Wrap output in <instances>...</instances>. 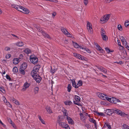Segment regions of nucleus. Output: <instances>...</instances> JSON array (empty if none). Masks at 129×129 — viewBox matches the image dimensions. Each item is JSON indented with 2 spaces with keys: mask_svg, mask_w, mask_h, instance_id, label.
I'll use <instances>...</instances> for the list:
<instances>
[{
  "mask_svg": "<svg viewBox=\"0 0 129 129\" xmlns=\"http://www.w3.org/2000/svg\"><path fill=\"white\" fill-rule=\"evenodd\" d=\"M31 75L37 82L38 83L40 82L42 78L41 77L39 76L38 74L32 75Z\"/></svg>",
  "mask_w": 129,
  "mask_h": 129,
  "instance_id": "7ed1b4c3",
  "label": "nucleus"
},
{
  "mask_svg": "<svg viewBox=\"0 0 129 129\" xmlns=\"http://www.w3.org/2000/svg\"><path fill=\"white\" fill-rule=\"evenodd\" d=\"M30 83H28L27 82H25L23 84V87L21 89V91H24L26 90L30 86Z\"/></svg>",
  "mask_w": 129,
  "mask_h": 129,
  "instance_id": "39448f33",
  "label": "nucleus"
},
{
  "mask_svg": "<svg viewBox=\"0 0 129 129\" xmlns=\"http://www.w3.org/2000/svg\"><path fill=\"white\" fill-rule=\"evenodd\" d=\"M72 86L75 88H78V86H77V84L75 81H72Z\"/></svg>",
  "mask_w": 129,
  "mask_h": 129,
  "instance_id": "cd10ccee",
  "label": "nucleus"
},
{
  "mask_svg": "<svg viewBox=\"0 0 129 129\" xmlns=\"http://www.w3.org/2000/svg\"><path fill=\"white\" fill-rule=\"evenodd\" d=\"M19 59L18 58H15L13 59V62L14 64H17L19 61Z\"/></svg>",
  "mask_w": 129,
  "mask_h": 129,
  "instance_id": "b1692460",
  "label": "nucleus"
},
{
  "mask_svg": "<svg viewBox=\"0 0 129 129\" xmlns=\"http://www.w3.org/2000/svg\"><path fill=\"white\" fill-rule=\"evenodd\" d=\"M44 35L47 38L50 39V37L47 34L45 33L44 34Z\"/></svg>",
  "mask_w": 129,
  "mask_h": 129,
  "instance_id": "603ef678",
  "label": "nucleus"
},
{
  "mask_svg": "<svg viewBox=\"0 0 129 129\" xmlns=\"http://www.w3.org/2000/svg\"><path fill=\"white\" fill-rule=\"evenodd\" d=\"M81 49L83 51H85L89 53H91V52L90 50L88 48L84 47H81Z\"/></svg>",
  "mask_w": 129,
  "mask_h": 129,
  "instance_id": "f3484780",
  "label": "nucleus"
},
{
  "mask_svg": "<svg viewBox=\"0 0 129 129\" xmlns=\"http://www.w3.org/2000/svg\"><path fill=\"white\" fill-rule=\"evenodd\" d=\"M105 124L107 126V127L109 129L111 128V126L110 125L108 124V123H105Z\"/></svg>",
  "mask_w": 129,
  "mask_h": 129,
  "instance_id": "bf43d9fd",
  "label": "nucleus"
},
{
  "mask_svg": "<svg viewBox=\"0 0 129 129\" xmlns=\"http://www.w3.org/2000/svg\"><path fill=\"white\" fill-rule=\"evenodd\" d=\"M11 125L15 129H16V125L14 123L11 124Z\"/></svg>",
  "mask_w": 129,
  "mask_h": 129,
  "instance_id": "680f3d73",
  "label": "nucleus"
},
{
  "mask_svg": "<svg viewBox=\"0 0 129 129\" xmlns=\"http://www.w3.org/2000/svg\"><path fill=\"white\" fill-rule=\"evenodd\" d=\"M121 51H122V54L121 53V55H122V57L121 58L125 59H126V56H127V53L126 50L124 47L121 46Z\"/></svg>",
  "mask_w": 129,
  "mask_h": 129,
  "instance_id": "423d86ee",
  "label": "nucleus"
},
{
  "mask_svg": "<svg viewBox=\"0 0 129 129\" xmlns=\"http://www.w3.org/2000/svg\"><path fill=\"white\" fill-rule=\"evenodd\" d=\"M87 29L89 32L90 33L92 32L93 31V29H92V25L89 22H87Z\"/></svg>",
  "mask_w": 129,
  "mask_h": 129,
  "instance_id": "1a4fd4ad",
  "label": "nucleus"
},
{
  "mask_svg": "<svg viewBox=\"0 0 129 129\" xmlns=\"http://www.w3.org/2000/svg\"><path fill=\"white\" fill-rule=\"evenodd\" d=\"M74 56L76 58H77L81 60H84V57L76 53H73Z\"/></svg>",
  "mask_w": 129,
  "mask_h": 129,
  "instance_id": "f8f14e48",
  "label": "nucleus"
},
{
  "mask_svg": "<svg viewBox=\"0 0 129 129\" xmlns=\"http://www.w3.org/2000/svg\"><path fill=\"white\" fill-rule=\"evenodd\" d=\"M118 28L120 30H121V25L119 24L118 26Z\"/></svg>",
  "mask_w": 129,
  "mask_h": 129,
  "instance_id": "0e129e2a",
  "label": "nucleus"
},
{
  "mask_svg": "<svg viewBox=\"0 0 129 129\" xmlns=\"http://www.w3.org/2000/svg\"><path fill=\"white\" fill-rule=\"evenodd\" d=\"M11 55L10 54H7L6 56V58L7 59H9L11 57Z\"/></svg>",
  "mask_w": 129,
  "mask_h": 129,
  "instance_id": "864d4df0",
  "label": "nucleus"
},
{
  "mask_svg": "<svg viewBox=\"0 0 129 129\" xmlns=\"http://www.w3.org/2000/svg\"><path fill=\"white\" fill-rule=\"evenodd\" d=\"M56 69H54L53 70L52 69H51L50 70V72L52 74H53L54 73V72L56 71Z\"/></svg>",
  "mask_w": 129,
  "mask_h": 129,
  "instance_id": "4d7b16f0",
  "label": "nucleus"
},
{
  "mask_svg": "<svg viewBox=\"0 0 129 129\" xmlns=\"http://www.w3.org/2000/svg\"><path fill=\"white\" fill-rule=\"evenodd\" d=\"M39 91V88L38 87H35L34 89V93L36 94L38 93Z\"/></svg>",
  "mask_w": 129,
  "mask_h": 129,
  "instance_id": "bb28decb",
  "label": "nucleus"
},
{
  "mask_svg": "<svg viewBox=\"0 0 129 129\" xmlns=\"http://www.w3.org/2000/svg\"><path fill=\"white\" fill-rule=\"evenodd\" d=\"M113 111L117 114L121 115V111L117 109H114L113 110Z\"/></svg>",
  "mask_w": 129,
  "mask_h": 129,
  "instance_id": "6ab92c4d",
  "label": "nucleus"
},
{
  "mask_svg": "<svg viewBox=\"0 0 129 129\" xmlns=\"http://www.w3.org/2000/svg\"><path fill=\"white\" fill-rule=\"evenodd\" d=\"M123 129H129V126L125 124H124L122 125Z\"/></svg>",
  "mask_w": 129,
  "mask_h": 129,
  "instance_id": "f704fd0d",
  "label": "nucleus"
},
{
  "mask_svg": "<svg viewBox=\"0 0 129 129\" xmlns=\"http://www.w3.org/2000/svg\"><path fill=\"white\" fill-rule=\"evenodd\" d=\"M35 27L37 29L38 31H41V29L40 28V27L39 26H37L36 25L35 26Z\"/></svg>",
  "mask_w": 129,
  "mask_h": 129,
  "instance_id": "8fccbe9b",
  "label": "nucleus"
},
{
  "mask_svg": "<svg viewBox=\"0 0 129 129\" xmlns=\"http://www.w3.org/2000/svg\"><path fill=\"white\" fill-rule=\"evenodd\" d=\"M121 116L126 117L127 118L128 115L127 114H126L124 112L121 111Z\"/></svg>",
  "mask_w": 129,
  "mask_h": 129,
  "instance_id": "a18cd8bd",
  "label": "nucleus"
},
{
  "mask_svg": "<svg viewBox=\"0 0 129 129\" xmlns=\"http://www.w3.org/2000/svg\"><path fill=\"white\" fill-rule=\"evenodd\" d=\"M125 27H127L129 25V21L127 20L125 21Z\"/></svg>",
  "mask_w": 129,
  "mask_h": 129,
  "instance_id": "49530a36",
  "label": "nucleus"
},
{
  "mask_svg": "<svg viewBox=\"0 0 129 129\" xmlns=\"http://www.w3.org/2000/svg\"><path fill=\"white\" fill-rule=\"evenodd\" d=\"M25 70H23L22 68H20L19 69V71L23 75H24L25 73V72L24 71Z\"/></svg>",
  "mask_w": 129,
  "mask_h": 129,
  "instance_id": "e433bc0d",
  "label": "nucleus"
},
{
  "mask_svg": "<svg viewBox=\"0 0 129 129\" xmlns=\"http://www.w3.org/2000/svg\"><path fill=\"white\" fill-rule=\"evenodd\" d=\"M62 112L63 114V116L64 117H67V116H68V114L67 110L63 108L62 109Z\"/></svg>",
  "mask_w": 129,
  "mask_h": 129,
  "instance_id": "dca6fc26",
  "label": "nucleus"
},
{
  "mask_svg": "<svg viewBox=\"0 0 129 129\" xmlns=\"http://www.w3.org/2000/svg\"><path fill=\"white\" fill-rule=\"evenodd\" d=\"M3 100L4 101L5 103H7L8 102L7 101V100L6 99V98L4 96H3Z\"/></svg>",
  "mask_w": 129,
  "mask_h": 129,
  "instance_id": "5fc2aeb1",
  "label": "nucleus"
},
{
  "mask_svg": "<svg viewBox=\"0 0 129 129\" xmlns=\"http://www.w3.org/2000/svg\"><path fill=\"white\" fill-rule=\"evenodd\" d=\"M6 77L7 79L9 80V81H11V79L10 77L7 74L6 75Z\"/></svg>",
  "mask_w": 129,
  "mask_h": 129,
  "instance_id": "09e8293b",
  "label": "nucleus"
},
{
  "mask_svg": "<svg viewBox=\"0 0 129 129\" xmlns=\"http://www.w3.org/2000/svg\"><path fill=\"white\" fill-rule=\"evenodd\" d=\"M64 103L66 105H70L72 104V102L70 101H65Z\"/></svg>",
  "mask_w": 129,
  "mask_h": 129,
  "instance_id": "473e14b6",
  "label": "nucleus"
},
{
  "mask_svg": "<svg viewBox=\"0 0 129 129\" xmlns=\"http://www.w3.org/2000/svg\"><path fill=\"white\" fill-rule=\"evenodd\" d=\"M78 102H78L77 101H74V104H75V105H78V104H79Z\"/></svg>",
  "mask_w": 129,
  "mask_h": 129,
  "instance_id": "69168bd1",
  "label": "nucleus"
},
{
  "mask_svg": "<svg viewBox=\"0 0 129 129\" xmlns=\"http://www.w3.org/2000/svg\"><path fill=\"white\" fill-rule=\"evenodd\" d=\"M97 69L104 73L106 74L107 72V71L106 69L101 66H96Z\"/></svg>",
  "mask_w": 129,
  "mask_h": 129,
  "instance_id": "9b49d317",
  "label": "nucleus"
},
{
  "mask_svg": "<svg viewBox=\"0 0 129 129\" xmlns=\"http://www.w3.org/2000/svg\"><path fill=\"white\" fill-rule=\"evenodd\" d=\"M61 30L64 34L66 35L68 37H71L70 34L67 31L66 29L62 28H61Z\"/></svg>",
  "mask_w": 129,
  "mask_h": 129,
  "instance_id": "ddd939ff",
  "label": "nucleus"
},
{
  "mask_svg": "<svg viewBox=\"0 0 129 129\" xmlns=\"http://www.w3.org/2000/svg\"><path fill=\"white\" fill-rule=\"evenodd\" d=\"M98 94V96L102 99L104 100H108V98H109L107 97V95H105L103 93H99Z\"/></svg>",
  "mask_w": 129,
  "mask_h": 129,
  "instance_id": "0eeeda50",
  "label": "nucleus"
},
{
  "mask_svg": "<svg viewBox=\"0 0 129 129\" xmlns=\"http://www.w3.org/2000/svg\"><path fill=\"white\" fill-rule=\"evenodd\" d=\"M103 40L104 41H106L108 40L107 37L106 35L102 36Z\"/></svg>",
  "mask_w": 129,
  "mask_h": 129,
  "instance_id": "37998d69",
  "label": "nucleus"
},
{
  "mask_svg": "<svg viewBox=\"0 0 129 129\" xmlns=\"http://www.w3.org/2000/svg\"><path fill=\"white\" fill-rule=\"evenodd\" d=\"M110 16L111 15L110 14H107L104 16V17L105 20V21H106V22L108 21Z\"/></svg>",
  "mask_w": 129,
  "mask_h": 129,
  "instance_id": "4be33fe9",
  "label": "nucleus"
},
{
  "mask_svg": "<svg viewBox=\"0 0 129 129\" xmlns=\"http://www.w3.org/2000/svg\"><path fill=\"white\" fill-rule=\"evenodd\" d=\"M108 101L111 103L116 104L117 102H120V100L114 97L109 98H108Z\"/></svg>",
  "mask_w": 129,
  "mask_h": 129,
  "instance_id": "20e7f679",
  "label": "nucleus"
},
{
  "mask_svg": "<svg viewBox=\"0 0 129 129\" xmlns=\"http://www.w3.org/2000/svg\"><path fill=\"white\" fill-rule=\"evenodd\" d=\"M18 69L16 67H14L12 71L14 73H16L18 72Z\"/></svg>",
  "mask_w": 129,
  "mask_h": 129,
  "instance_id": "4c0bfd02",
  "label": "nucleus"
},
{
  "mask_svg": "<svg viewBox=\"0 0 129 129\" xmlns=\"http://www.w3.org/2000/svg\"><path fill=\"white\" fill-rule=\"evenodd\" d=\"M95 45L97 49L99 51L101 50L102 48L100 46L97 44H95Z\"/></svg>",
  "mask_w": 129,
  "mask_h": 129,
  "instance_id": "a19ab883",
  "label": "nucleus"
},
{
  "mask_svg": "<svg viewBox=\"0 0 129 129\" xmlns=\"http://www.w3.org/2000/svg\"><path fill=\"white\" fill-rule=\"evenodd\" d=\"M101 33L102 36L106 35V32L104 29L103 28H102L101 29Z\"/></svg>",
  "mask_w": 129,
  "mask_h": 129,
  "instance_id": "c85d7f7f",
  "label": "nucleus"
},
{
  "mask_svg": "<svg viewBox=\"0 0 129 129\" xmlns=\"http://www.w3.org/2000/svg\"><path fill=\"white\" fill-rule=\"evenodd\" d=\"M105 49L106 51L107 52H111V51H110V49H109V48L108 47H106L105 48Z\"/></svg>",
  "mask_w": 129,
  "mask_h": 129,
  "instance_id": "052dcab7",
  "label": "nucleus"
},
{
  "mask_svg": "<svg viewBox=\"0 0 129 129\" xmlns=\"http://www.w3.org/2000/svg\"><path fill=\"white\" fill-rule=\"evenodd\" d=\"M40 68V66L39 65H37L35 66L33 70L31 72V75L37 74V72L38 71Z\"/></svg>",
  "mask_w": 129,
  "mask_h": 129,
  "instance_id": "f03ea898",
  "label": "nucleus"
},
{
  "mask_svg": "<svg viewBox=\"0 0 129 129\" xmlns=\"http://www.w3.org/2000/svg\"><path fill=\"white\" fill-rule=\"evenodd\" d=\"M27 63H23L21 66L20 68L23 69V70H25L27 68Z\"/></svg>",
  "mask_w": 129,
  "mask_h": 129,
  "instance_id": "412c9836",
  "label": "nucleus"
},
{
  "mask_svg": "<svg viewBox=\"0 0 129 129\" xmlns=\"http://www.w3.org/2000/svg\"><path fill=\"white\" fill-rule=\"evenodd\" d=\"M59 125L61 127L64 128L65 129H70V128L69 125L65 123H61Z\"/></svg>",
  "mask_w": 129,
  "mask_h": 129,
  "instance_id": "6e6552de",
  "label": "nucleus"
},
{
  "mask_svg": "<svg viewBox=\"0 0 129 129\" xmlns=\"http://www.w3.org/2000/svg\"><path fill=\"white\" fill-rule=\"evenodd\" d=\"M121 42L124 47H127L128 43L125 38L123 36H121Z\"/></svg>",
  "mask_w": 129,
  "mask_h": 129,
  "instance_id": "9d476101",
  "label": "nucleus"
},
{
  "mask_svg": "<svg viewBox=\"0 0 129 129\" xmlns=\"http://www.w3.org/2000/svg\"><path fill=\"white\" fill-rule=\"evenodd\" d=\"M100 21H101V22L102 23H104L106 22V21H105V19L104 17H102L101 18Z\"/></svg>",
  "mask_w": 129,
  "mask_h": 129,
  "instance_id": "ea45409f",
  "label": "nucleus"
},
{
  "mask_svg": "<svg viewBox=\"0 0 129 129\" xmlns=\"http://www.w3.org/2000/svg\"><path fill=\"white\" fill-rule=\"evenodd\" d=\"M75 99L76 101L78 102H79L80 100V97L77 95L75 96Z\"/></svg>",
  "mask_w": 129,
  "mask_h": 129,
  "instance_id": "58836bf2",
  "label": "nucleus"
},
{
  "mask_svg": "<svg viewBox=\"0 0 129 129\" xmlns=\"http://www.w3.org/2000/svg\"><path fill=\"white\" fill-rule=\"evenodd\" d=\"M29 59L30 61L34 64H36L38 62V58L34 55H31L30 56Z\"/></svg>",
  "mask_w": 129,
  "mask_h": 129,
  "instance_id": "f257e3e1",
  "label": "nucleus"
},
{
  "mask_svg": "<svg viewBox=\"0 0 129 129\" xmlns=\"http://www.w3.org/2000/svg\"><path fill=\"white\" fill-rule=\"evenodd\" d=\"M89 121H90V122L93 123L94 124L96 123L95 120L94 119H93L92 118H89Z\"/></svg>",
  "mask_w": 129,
  "mask_h": 129,
  "instance_id": "c03bdc74",
  "label": "nucleus"
},
{
  "mask_svg": "<svg viewBox=\"0 0 129 129\" xmlns=\"http://www.w3.org/2000/svg\"><path fill=\"white\" fill-rule=\"evenodd\" d=\"M22 9L21 10H22V11L21 12L25 14H27L29 12V10L23 7H22Z\"/></svg>",
  "mask_w": 129,
  "mask_h": 129,
  "instance_id": "a211bd4d",
  "label": "nucleus"
},
{
  "mask_svg": "<svg viewBox=\"0 0 129 129\" xmlns=\"http://www.w3.org/2000/svg\"><path fill=\"white\" fill-rule=\"evenodd\" d=\"M10 100L11 101H12L14 103H15L16 105H20V103L19 101L14 98H10Z\"/></svg>",
  "mask_w": 129,
  "mask_h": 129,
  "instance_id": "2eb2a0df",
  "label": "nucleus"
},
{
  "mask_svg": "<svg viewBox=\"0 0 129 129\" xmlns=\"http://www.w3.org/2000/svg\"><path fill=\"white\" fill-rule=\"evenodd\" d=\"M63 117L61 116H59L57 119V121L59 124H60L61 123H62V122L63 121Z\"/></svg>",
  "mask_w": 129,
  "mask_h": 129,
  "instance_id": "aec40b11",
  "label": "nucleus"
},
{
  "mask_svg": "<svg viewBox=\"0 0 129 129\" xmlns=\"http://www.w3.org/2000/svg\"><path fill=\"white\" fill-rule=\"evenodd\" d=\"M17 45L19 47H21L23 46L24 43L22 42H19L17 43Z\"/></svg>",
  "mask_w": 129,
  "mask_h": 129,
  "instance_id": "7c9ffc66",
  "label": "nucleus"
},
{
  "mask_svg": "<svg viewBox=\"0 0 129 129\" xmlns=\"http://www.w3.org/2000/svg\"><path fill=\"white\" fill-rule=\"evenodd\" d=\"M16 6H18L17 5H12V7L13 8H14L15 9H16V8H17V7Z\"/></svg>",
  "mask_w": 129,
  "mask_h": 129,
  "instance_id": "774afa93",
  "label": "nucleus"
},
{
  "mask_svg": "<svg viewBox=\"0 0 129 129\" xmlns=\"http://www.w3.org/2000/svg\"><path fill=\"white\" fill-rule=\"evenodd\" d=\"M17 7V8H16V9L17 10H18L20 12L22 11V10H21L22 9V7L21 6H19L18 5V6H16Z\"/></svg>",
  "mask_w": 129,
  "mask_h": 129,
  "instance_id": "c9c22d12",
  "label": "nucleus"
},
{
  "mask_svg": "<svg viewBox=\"0 0 129 129\" xmlns=\"http://www.w3.org/2000/svg\"><path fill=\"white\" fill-rule=\"evenodd\" d=\"M88 0H84V3L85 5H87L88 4Z\"/></svg>",
  "mask_w": 129,
  "mask_h": 129,
  "instance_id": "6e6d98bb",
  "label": "nucleus"
},
{
  "mask_svg": "<svg viewBox=\"0 0 129 129\" xmlns=\"http://www.w3.org/2000/svg\"><path fill=\"white\" fill-rule=\"evenodd\" d=\"M117 42L118 43V45L119 46V49L120 50L121 49H120V47H121V43L120 42V40H117Z\"/></svg>",
  "mask_w": 129,
  "mask_h": 129,
  "instance_id": "79ce46f5",
  "label": "nucleus"
},
{
  "mask_svg": "<svg viewBox=\"0 0 129 129\" xmlns=\"http://www.w3.org/2000/svg\"><path fill=\"white\" fill-rule=\"evenodd\" d=\"M67 119L69 124H74V122L73 120L70 117L67 116L65 117Z\"/></svg>",
  "mask_w": 129,
  "mask_h": 129,
  "instance_id": "4468645a",
  "label": "nucleus"
},
{
  "mask_svg": "<svg viewBox=\"0 0 129 129\" xmlns=\"http://www.w3.org/2000/svg\"><path fill=\"white\" fill-rule=\"evenodd\" d=\"M10 48L7 47H5V50L6 51L10 50Z\"/></svg>",
  "mask_w": 129,
  "mask_h": 129,
  "instance_id": "13d9d810",
  "label": "nucleus"
},
{
  "mask_svg": "<svg viewBox=\"0 0 129 129\" xmlns=\"http://www.w3.org/2000/svg\"><path fill=\"white\" fill-rule=\"evenodd\" d=\"M94 113H95V114H97V115L100 116H104V114L102 112H98L95 111H94Z\"/></svg>",
  "mask_w": 129,
  "mask_h": 129,
  "instance_id": "393cba45",
  "label": "nucleus"
},
{
  "mask_svg": "<svg viewBox=\"0 0 129 129\" xmlns=\"http://www.w3.org/2000/svg\"><path fill=\"white\" fill-rule=\"evenodd\" d=\"M49 1L55 3H57L58 2L57 0H49Z\"/></svg>",
  "mask_w": 129,
  "mask_h": 129,
  "instance_id": "e2e57ef3",
  "label": "nucleus"
},
{
  "mask_svg": "<svg viewBox=\"0 0 129 129\" xmlns=\"http://www.w3.org/2000/svg\"><path fill=\"white\" fill-rule=\"evenodd\" d=\"M24 52L27 54H28L31 53V52L30 50L28 48H26L24 50Z\"/></svg>",
  "mask_w": 129,
  "mask_h": 129,
  "instance_id": "a878e982",
  "label": "nucleus"
},
{
  "mask_svg": "<svg viewBox=\"0 0 129 129\" xmlns=\"http://www.w3.org/2000/svg\"><path fill=\"white\" fill-rule=\"evenodd\" d=\"M82 81L81 80H79L77 84V86H78V88L79 86H82Z\"/></svg>",
  "mask_w": 129,
  "mask_h": 129,
  "instance_id": "c756f323",
  "label": "nucleus"
},
{
  "mask_svg": "<svg viewBox=\"0 0 129 129\" xmlns=\"http://www.w3.org/2000/svg\"><path fill=\"white\" fill-rule=\"evenodd\" d=\"M67 88L68 91L69 92H70L72 88V86L70 84H69L68 85Z\"/></svg>",
  "mask_w": 129,
  "mask_h": 129,
  "instance_id": "72a5a7b5",
  "label": "nucleus"
},
{
  "mask_svg": "<svg viewBox=\"0 0 129 129\" xmlns=\"http://www.w3.org/2000/svg\"><path fill=\"white\" fill-rule=\"evenodd\" d=\"M6 105L8 106L10 108H11L12 107V106L10 103L9 102H8L7 103H6Z\"/></svg>",
  "mask_w": 129,
  "mask_h": 129,
  "instance_id": "3c124183",
  "label": "nucleus"
},
{
  "mask_svg": "<svg viewBox=\"0 0 129 129\" xmlns=\"http://www.w3.org/2000/svg\"><path fill=\"white\" fill-rule=\"evenodd\" d=\"M85 126L88 129H91V126L89 124H85Z\"/></svg>",
  "mask_w": 129,
  "mask_h": 129,
  "instance_id": "de8ad7c7",
  "label": "nucleus"
},
{
  "mask_svg": "<svg viewBox=\"0 0 129 129\" xmlns=\"http://www.w3.org/2000/svg\"><path fill=\"white\" fill-rule=\"evenodd\" d=\"M47 112L49 113H52V111L50 108L49 107H47L46 108Z\"/></svg>",
  "mask_w": 129,
  "mask_h": 129,
  "instance_id": "2f4dec72",
  "label": "nucleus"
},
{
  "mask_svg": "<svg viewBox=\"0 0 129 129\" xmlns=\"http://www.w3.org/2000/svg\"><path fill=\"white\" fill-rule=\"evenodd\" d=\"M23 56L22 54H21L20 55L19 58L20 59H22L23 58Z\"/></svg>",
  "mask_w": 129,
  "mask_h": 129,
  "instance_id": "338daca9",
  "label": "nucleus"
},
{
  "mask_svg": "<svg viewBox=\"0 0 129 129\" xmlns=\"http://www.w3.org/2000/svg\"><path fill=\"white\" fill-rule=\"evenodd\" d=\"M73 44L74 47L76 48H80V49H81V47H82V46H80L79 45L76 43L73 42Z\"/></svg>",
  "mask_w": 129,
  "mask_h": 129,
  "instance_id": "5701e85b",
  "label": "nucleus"
}]
</instances>
